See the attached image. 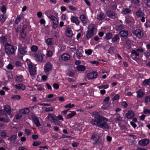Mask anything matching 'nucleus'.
I'll return each instance as SVG.
<instances>
[{
	"mask_svg": "<svg viewBox=\"0 0 150 150\" xmlns=\"http://www.w3.org/2000/svg\"><path fill=\"white\" fill-rule=\"evenodd\" d=\"M92 116L94 118L90 122L91 124L103 129H108L109 127L107 123L108 119L97 112H93Z\"/></svg>",
	"mask_w": 150,
	"mask_h": 150,
	"instance_id": "1",
	"label": "nucleus"
},
{
	"mask_svg": "<svg viewBox=\"0 0 150 150\" xmlns=\"http://www.w3.org/2000/svg\"><path fill=\"white\" fill-rule=\"evenodd\" d=\"M5 51L7 54H12L15 52L14 47L8 43H6L5 45Z\"/></svg>",
	"mask_w": 150,
	"mask_h": 150,
	"instance_id": "2",
	"label": "nucleus"
},
{
	"mask_svg": "<svg viewBox=\"0 0 150 150\" xmlns=\"http://www.w3.org/2000/svg\"><path fill=\"white\" fill-rule=\"evenodd\" d=\"M99 139V136L95 134H93L91 137V139L93 141V144H98L101 145H103V142L101 141H100Z\"/></svg>",
	"mask_w": 150,
	"mask_h": 150,
	"instance_id": "3",
	"label": "nucleus"
},
{
	"mask_svg": "<svg viewBox=\"0 0 150 150\" xmlns=\"http://www.w3.org/2000/svg\"><path fill=\"white\" fill-rule=\"evenodd\" d=\"M18 47V51L21 54L24 55L27 52V47L23 44L19 43Z\"/></svg>",
	"mask_w": 150,
	"mask_h": 150,
	"instance_id": "4",
	"label": "nucleus"
},
{
	"mask_svg": "<svg viewBox=\"0 0 150 150\" xmlns=\"http://www.w3.org/2000/svg\"><path fill=\"white\" fill-rule=\"evenodd\" d=\"M48 18L52 21L53 23L52 27L55 29L57 27L58 24V21L57 18L54 16L52 15H50L48 16Z\"/></svg>",
	"mask_w": 150,
	"mask_h": 150,
	"instance_id": "5",
	"label": "nucleus"
},
{
	"mask_svg": "<svg viewBox=\"0 0 150 150\" xmlns=\"http://www.w3.org/2000/svg\"><path fill=\"white\" fill-rule=\"evenodd\" d=\"M132 33L136 36L139 38H142L144 36V33L140 29L132 30Z\"/></svg>",
	"mask_w": 150,
	"mask_h": 150,
	"instance_id": "6",
	"label": "nucleus"
},
{
	"mask_svg": "<svg viewBox=\"0 0 150 150\" xmlns=\"http://www.w3.org/2000/svg\"><path fill=\"white\" fill-rule=\"evenodd\" d=\"M33 55L37 61L40 62L42 60L43 57L41 53L37 52L35 53Z\"/></svg>",
	"mask_w": 150,
	"mask_h": 150,
	"instance_id": "7",
	"label": "nucleus"
},
{
	"mask_svg": "<svg viewBox=\"0 0 150 150\" xmlns=\"http://www.w3.org/2000/svg\"><path fill=\"white\" fill-rule=\"evenodd\" d=\"M149 143V140L147 139H144L139 140L138 142L139 144L141 146H145L148 145Z\"/></svg>",
	"mask_w": 150,
	"mask_h": 150,
	"instance_id": "8",
	"label": "nucleus"
},
{
	"mask_svg": "<svg viewBox=\"0 0 150 150\" xmlns=\"http://www.w3.org/2000/svg\"><path fill=\"white\" fill-rule=\"evenodd\" d=\"M98 75V73L95 71L89 73L87 75V77L90 79H93L96 78Z\"/></svg>",
	"mask_w": 150,
	"mask_h": 150,
	"instance_id": "9",
	"label": "nucleus"
},
{
	"mask_svg": "<svg viewBox=\"0 0 150 150\" xmlns=\"http://www.w3.org/2000/svg\"><path fill=\"white\" fill-rule=\"evenodd\" d=\"M106 14L108 17L113 19L115 18L117 14L115 12L111 10H108L106 12Z\"/></svg>",
	"mask_w": 150,
	"mask_h": 150,
	"instance_id": "10",
	"label": "nucleus"
},
{
	"mask_svg": "<svg viewBox=\"0 0 150 150\" xmlns=\"http://www.w3.org/2000/svg\"><path fill=\"white\" fill-rule=\"evenodd\" d=\"M52 68V65L51 64L48 62L44 65V70L45 72H48Z\"/></svg>",
	"mask_w": 150,
	"mask_h": 150,
	"instance_id": "11",
	"label": "nucleus"
},
{
	"mask_svg": "<svg viewBox=\"0 0 150 150\" xmlns=\"http://www.w3.org/2000/svg\"><path fill=\"white\" fill-rule=\"evenodd\" d=\"M131 56L134 60H136L137 57L139 56V53L136 50H132Z\"/></svg>",
	"mask_w": 150,
	"mask_h": 150,
	"instance_id": "12",
	"label": "nucleus"
},
{
	"mask_svg": "<svg viewBox=\"0 0 150 150\" xmlns=\"http://www.w3.org/2000/svg\"><path fill=\"white\" fill-rule=\"evenodd\" d=\"M125 116L127 118L131 119L135 116V115L133 111L129 110L126 114Z\"/></svg>",
	"mask_w": 150,
	"mask_h": 150,
	"instance_id": "13",
	"label": "nucleus"
},
{
	"mask_svg": "<svg viewBox=\"0 0 150 150\" xmlns=\"http://www.w3.org/2000/svg\"><path fill=\"white\" fill-rule=\"evenodd\" d=\"M31 117L33 122L36 126L39 127L40 125V124L39 122V120L34 115H32L31 116Z\"/></svg>",
	"mask_w": 150,
	"mask_h": 150,
	"instance_id": "14",
	"label": "nucleus"
},
{
	"mask_svg": "<svg viewBox=\"0 0 150 150\" xmlns=\"http://www.w3.org/2000/svg\"><path fill=\"white\" fill-rule=\"evenodd\" d=\"M71 21L73 23H74L76 25H79V21L78 17L75 16H72L71 18Z\"/></svg>",
	"mask_w": 150,
	"mask_h": 150,
	"instance_id": "15",
	"label": "nucleus"
},
{
	"mask_svg": "<svg viewBox=\"0 0 150 150\" xmlns=\"http://www.w3.org/2000/svg\"><path fill=\"white\" fill-rule=\"evenodd\" d=\"M14 87L16 89L18 90H25V86L22 84H19L18 85H16L14 86Z\"/></svg>",
	"mask_w": 150,
	"mask_h": 150,
	"instance_id": "16",
	"label": "nucleus"
},
{
	"mask_svg": "<svg viewBox=\"0 0 150 150\" xmlns=\"http://www.w3.org/2000/svg\"><path fill=\"white\" fill-rule=\"evenodd\" d=\"M47 117L48 119L52 122L56 118H57V117L52 114H49Z\"/></svg>",
	"mask_w": 150,
	"mask_h": 150,
	"instance_id": "17",
	"label": "nucleus"
},
{
	"mask_svg": "<svg viewBox=\"0 0 150 150\" xmlns=\"http://www.w3.org/2000/svg\"><path fill=\"white\" fill-rule=\"evenodd\" d=\"M70 56L69 54H62L61 56V58L64 61L68 60L70 58Z\"/></svg>",
	"mask_w": 150,
	"mask_h": 150,
	"instance_id": "18",
	"label": "nucleus"
},
{
	"mask_svg": "<svg viewBox=\"0 0 150 150\" xmlns=\"http://www.w3.org/2000/svg\"><path fill=\"white\" fill-rule=\"evenodd\" d=\"M66 36L69 38L72 37L73 35L71 30L69 28L67 29L66 30Z\"/></svg>",
	"mask_w": 150,
	"mask_h": 150,
	"instance_id": "19",
	"label": "nucleus"
},
{
	"mask_svg": "<svg viewBox=\"0 0 150 150\" xmlns=\"http://www.w3.org/2000/svg\"><path fill=\"white\" fill-rule=\"evenodd\" d=\"M4 110L8 115H10L11 113V110L8 105H6L4 106Z\"/></svg>",
	"mask_w": 150,
	"mask_h": 150,
	"instance_id": "20",
	"label": "nucleus"
},
{
	"mask_svg": "<svg viewBox=\"0 0 150 150\" xmlns=\"http://www.w3.org/2000/svg\"><path fill=\"white\" fill-rule=\"evenodd\" d=\"M128 32L124 30H121L119 33V34L121 37H125L128 36Z\"/></svg>",
	"mask_w": 150,
	"mask_h": 150,
	"instance_id": "21",
	"label": "nucleus"
},
{
	"mask_svg": "<svg viewBox=\"0 0 150 150\" xmlns=\"http://www.w3.org/2000/svg\"><path fill=\"white\" fill-rule=\"evenodd\" d=\"M94 35V33L93 32L90 31L88 30L86 32V37L87 39H90Z\"/></svg>",
	"mask_w": 150,
	"mask_h": 150,
	"instance_id": "22",
	"label": "nucleus"
},
{
	"mask_svg": "<svg viewBox=\"0 0 150 150\" xmlns=\"http://www.w3.org/2000/svg\"><path fill=\"white\" fill-rule=\"evenodd\" d=\"M80 19L83 24H85L87 22L86 17L83 15H81L80 16Z\"/></svg>",
	"mask_w": 150,
	"mask_h": 150,
	"instance_id": "23",
	"label": "nucleus"
},
{
	"mask_svg": "<svg viewBox=\"0 0 150 150\" xmlns=\"http://www.w3.org/2000/svg\"><path fill=\"white\" fill-rule=\"evenodd\" d=\"M6 18V14H3L0 16V21L3 23Z\"/></svg>",
	"mask_w": 150,
	"mask_h": 150,
	"instance_id": "24",
	"label": "nucleus"
},
{
	"mask_svg": "<svg viewBox=\"0 0 150 150\" xmlns=\"http://www.w3.org/2000/svg\"><path fill=\"white\" fill-rule=\"evenodd\" d=\"M88 30L93 32L94 33V30L96 28L94 24H91L88 25Z\"/></svg>",
	"mask_w": 150,
	"mask_h": 150,
	"instance_id": "25",
	"label": "nucleus"
},
{
	"mask_svg": "<svg viewBox=\"0 0 150 150\" xmlns=\"http://www.w3.org/2000/svg\"><path fill=\"white\" fill-rule=\"evenodd\" d=\"M83 52V51L81 49H79L77 51L76 53V54L78 58L80 59L81 57H82V53Z\"/></svg>",
	"mask_w": 150,
	"mask_h": 150,
	"instance_id": "26",
	"label": "nucleus"
},
{
	"mask_svg": "<svg viewBox=\"0 0 150 150\" xmlns=\"http://www.w3.org/2000/svg\"><path fill=\"white\" fill-rule=\"evenodd\" d=\"M114 117L116 116L114 120L116 121H120L122 120V118L120 117V115L119 114H116L114 115Z\"/></svg>",
	"mask_w": 150,
	"mask_h": 150,
	"instance_id": "27",
	"label": "nucleus"
},
{
	"mask_svg": "<svg viewBox=\"0 0 150 150\" xmlns=\"http://www.w3.org/2000/svg\"><path fill=\"white\" fill-rule=\"evenodd\" d=\"M105 18V15L104 13L101 12L97 15V18L99 20H101Z\"/></svg>",
	"mask_w": 150,
	"mask_h": 150,
	"instance_id": "28",
	"label": "nucleus"
},
{
	"mask_svg": "<svg viewBox=\"0 0 150 150\" xmlns=\"http://www.w3.org/2000/svg\"><path fill=\"white\" fill-rule=\"evenodd\" d=\"M23 14H21L18 16L15 21V23L16 24H18V22L20 21L21 19L23 18Z\"/></svg>",
	"mask_w": 150,
	"mask_h": 150,
	"instance_id": "29",
	"label": "nucleus"
},
{
	"mask_svg": "<svg viewBox=\"0 0 150 150\" xmlns=\"http://www.w3.org/2000/svg\"><path fill=\"white\" fill-rule=\"evenodd\" d=\"M0 42L1 43L3 44H6L7 42V39L5 36H2L0 37Z\"/></svg>",
	"mask_w": 150,
	"mask_h": 150,
	"instance_id": "30",
	"label": "nucleus"
},
{
	"mask_svg": "<svg viewBox=\"0 0 150 150\" xmlns=\"http://www.w3.org/2000/svg\"><path fill=\"white\" fill-rule=\"evenodd\" d=\"M77 70L79 71H84L86 68L85 66L82 65H80L76 67Z\"/></svg>",
	"mask_w": 150,
	"mask_h": 150,
	"instance_id": "31",
	"label": "nucleus"
},
{
	"mask_svg": "<svg viewBox=\"0 0 150 150\" xmlns=\"http://www.w3.org/2000/svg\"><path fill=\"white\" fill-rule=\"evenodd\" d=\"M144 95V93L140 89L137 92V97L138 98H142Z\"/></svg>",
	"mask_w": 150,
	"mask_h": 150,
	"instance_id": "32",
	"label": "nucleus"
},
{
	"mask_svg": "<svg viewBox=\"0 0 150 150\" xmlns=\"http://www.w3.org/2000/svg\"><path fill=\"white\" fill-rule=\"evenodd\" d=\"M30 74L31 76H34L36 74V71L35 67L33 68L30 69L29 70Z\"/></svg>",
	"mask_w": 150,
	"mask_h": 150,
	"instance_id": "33",
	"label": "nucleus"
},
{
	"mask_svg": "<svg viewBox=\"0 0 150 150\" xmlns=\"http://www.w3.org/2000/svg\"><path fill=\"white\" fill-rule=\"evenodd\" d=\"M16 136L15 134H13L10 137L8 138L7 139L11 142H13L16 139Z\"/></svg>",
	"mask_w": 150,
	"mask_h": 150,
	"instance_id": "34",
	"label": "nucleus"
},
{
	"mask_svg": "<svg viewBox=\"0 0 150 150\" xmlns=\"http://www.w3.org/2000/svg\"><path fill=\"white\" fill-rule=\"evenodd\" d=\"M120 38L118 35L117 34H116L112 37V42H114L117 41Z\"/></svg>",
	"mask_w": 150,
	"mask_h": 150,
	"instance_id": "35",
	"label": "nucleus"
},
{
	"mask_svg": "<svg viewBox=\"0 0 150 150\" xmlns=\"http://www.w3.org/2000/svg\"><path fill=\"white\" fill-rule=\"evenodd\" d=\"M76 115V113L74 111L72 112L71 113L68 114L66 116V118L69 119Z\"/></svg>",
	"mask_w": 150,
	"mask_h": 150,
	"instance_id": "36",
	"label": "nucleus"
},
{
	"mask_svg": "<svg viewBox=\"0 0 150 150\" xmlns=\"http://www.w3.org/2000/svg\"><path fill=\"white\" fill-rule=\"evenodd\" d=\"M136 13L137 17H141L144 15V13L140 10H138L136 12Z\"/></svg>",
	"mask_w": 150,
	"mask_h": 150,
	"instance_id": "37",
	"label": "nucleus"
},
{
	"mask_svg": "<svg viewBox=\"0 0 150 150\" xmlns=\"http://www.w3.org/2000/svg\"><path fill=\"white\" fill-rule=\"evenodd\" d=\"M45 42L48 45H51L52 43V39L51 38H47Z\"/></svg>",
	"mask_w": 150,
	"mask_h": 150,
	"instance_id": "38",
	"label": "nucleus"
},
{
	"mask_svg": "<svg viewBox=\"0 0 150 150\" xmlns=\"http://www.w3.org/2000/svg\"><path fill=\"white\" fill-rule=\"evenodd\" d=\"M123 28V26L122 25H118L115 26V29L117 31H120Z\"/></svg>",
	"mask_w": 150,
	"mask_h": 150,
	"instance_id": "39",
	"label": "nucleus"
},
{
	"mask_svg": "<svg viewBox=\"0 0 150 150\" xmlns=\"http://www.w3.org/2000/svg\"><path fill=\"white\" fill-rule=\"evenodd\" d=\"M142 83L144 86H146L147 85H150V79L144 80Z\"/></svg>",
	"mask_w": 150,
	"mask_h": 150,
	"instance_id": "40",
	"label": "nucleus"
},
{
	"mask_svg": "<svg viewBox=\"0 0 150 150\" xmlns=\"http://www.w3.org/2000/svg\"><path fill=\"white\" fill-rule=\"evenodd\" d=\"M109 87L108 85H102L100 86H99L98 87V88L99 89H101L103 88L104 89H106L108 88Z\"/></svg>",
	"mask_w": 150,
	"mask_h": 150,
	"instance_id": "41",
	"label": "nucleus"
},
{
	"mask_svg": "<svg viewBox=\"0 0 150 150\" xmlns=\"http://www.w3.org/2000/svg\"><path fill=\"white\" fill-rule=\"evenodd\" d=\"M1 10L3 14H6V8L5 6H2L1 7Z\"/></svg>",
	"mask_w": 150,
	"mask_h": 150,
	"instance_id": "42",
	"label": "nucleus"
},
{
	"mask_svg": "<svg viewBox=\"0 0 150 150\" xmlns=\"http://www.w3.org/2000/svg\"><path fill=\"white\" fill-rule=\"evenodd\" d=\"M130 10L128 8H127L122 11V13L123 14L126 15L130 13Z\"/></svg>",
	"mask_w": 150,
	"mask_h": 150,
	"instance_id": "43",
	"label": "nucleus"
},
{
	"mask_svg": "<svg viewBox=\"0 0 150 150\" xmlns=\"http://www.w3.org/2000/svg\"><path fill=\"white\" fill-rule=\"evenodd\" d=\"M112 37V34L110 33H108L106 35L105 39L107 40H110Z\"/></svg>",
	"mask_w": 150,
	"mask_h": 150,
	"instance_id": "44",
	"label": "nucleus"
},
{
	"mask_svg": "<svg viewBox=\"0 0 150 150\" xmlns=\"http://www.w3.org/2000/svg\"><path fill=\"white\" fill-rule=\"evenodd\" d=\"M109 105L108 103H104L102 107V108L106 110L108 108Z\"/></svg>",
	"mask_w": 150,
	"mask_h": 150,
	"instance_id": "45",
	"label": "nucleus"
},
{
	"mask_svg": "<svg viewBox=\"0 0 150 150\" xmlns=\"http://www.w3.org/2000/svg\"><path fill=\"white\" fill-rule=\"evenodd\" d=\"M52 122L55 125L58 126H59L61 124L60 122L57 120V118H56Z\"/></svg>",
	"mask_w": 150,
	"mask_h": 150,
	"instance_id": "46",
	"label": "nucleus"
},
{
	"mask_svg": "<svg viewBox=\"0 0 150 150\" xmlns=\"http://www.w3.org/2000/svg\"><path fill=\"white\" fill-rule=\"evenodd\" d=\"M74 106V104H71V103H69L64 106V108H70Z\"/></svg>",
	"mask_w": 150,
	"mask_h": 150,
	"instance_id": "47",
	"label": "nucleus"
},
{
	"mask_svg": "<svg viewBox=\"0 0 150 150\" xmlns=\"http://www.w3.org/2000/svg\"><path fill=\"white\" fill-rule=\"evenodd\" d=\"M24 132L25 134L27 136H28L31 134L30 130L28 129H25Z\"/></svg>",
	"mask_w": 150,
	"mask_h": 150,
	"instance_id": "48",
	"label": "nucleus"
},
{
	"mask_svg": "<svg viewBox=\"0 0 150 150\" xmlns=\"http://www.w3.org/2000/svg\"><path fill=\"white\" fill-rule=\"evenodd\" d=\"M144 55L147 58L150 59V52H144Z\"/></svg>",
	"mask_w": 150,
	"mask_h": 150,
	"instance_id": "49",
	"label": "nucleus"
},
{
	"mask_svg": "<svg viewBox=\"0 0 150 150\" xmlns=\"http://www.w3.org/2000/svg\"><path fill=\"white\" fill-rule=\"evenodd\" d=\"M131 1L132 4L137 5L140 2L139 0H131Z\"/></svg>",
	"mask_w": 150,
	"mask_h": 150,
	"instance_id": "50",
	"label": "nucleus"
},
{
	"mask_svg": "<svg viewBox=\"0 0 150 150\" xmlns=\"http://www.w3.org/2000/svg\"><path fill=\"white\" fill-rule=\"evenodd\" d=\"M53 53L50 50H48L47 51L46 55L48 57H51L52 56Z\"/></svg>",
	"mask_w": 150,
	"mask_h": 150,
	"instance_id": "51",
	"label": "nucleus"
},
{
	"mask_svg": "<svg viewBox=\"0 0 150 150\" xmlns=\"http://www.w3.org/2000/svg\"><path fill=\"white\" fill-rule=\"evenodd\" d=\"M31 49L32 51L36 52L38 50V48L35 45H33L31 47Z\"/></svg>",
	"mask_w": 150,
	"mask_h": 150,
	"instance_id": "52",
	"label": "nucleus"
},
{
	"mask_svg": "<svg viewBox=\"0 0 150 150\" xmlns=\"http://www.w3.org/2000/svg\"><path fill=\"white\" fill-rule=\"evenodd\" d=\"M21 98L20 96L17 95L14 96L12 97V98L15 100H19Z\"/></svg>",
	"mask_w": 150,
	"mask_h": 150,
	"instance_id": "53",
	"label": "nucleus"
},
{
	"mask_svg": "<svg viewBox=\"0 0 150 150\" xmlns=\"http://www.w3.org/2000/svg\"><path fill=\"white\" fill-rule=\"evenodd\" d=\"M45 110L46 112H48L52 111L53 110V109L52 107H50L48 108H46Z\"/></svg>",
	"mask_w": 150,
	"mask_h": 150,
	"instance_id": "54",
	"label": "nucleus"
},
{
	"mask_svg": "<svg viewBox=\"0 0 150 150\" xmlns=\"http://www.w3.org/2000/svg\"><path fill=\"white\" fill-rule=\"evenodd\" d=\"M92 52V51L91 49H88V50H85V53L88 55H90Z\"/></svg>",
	"mask_w": 150,
	"mask_h": 150,
	"instance_id": "55",
	"label": "nucleus"
},
{
	"mask_svg": "<svg viewBox=\"0 0 150 150\" xmlns=\"http://www.w3.org/2000/svg\"><path fill=\"white\" fill-rule=\"evenodd\" d=\"M22 116L21 114L18 113L15 116L16 119L17 120L19 119L22 117Z\"/></svg>",
	"mask_w": 150,
	"mask_h": 150,
	"instance_id": "56",
	"label": "nucleus"
},
{
	"mask_svg": "<svg viewBox=\"0 0 150 150\" xmlns=\"http://www.w3.org/2000/svg\"><path fill=\"white\" fill-rule=\"evenodd\" d=\"M114 51V48L113 47H110L109 49L108 52L111 54H112Z\"/></svg>",
	"mask_w": 150,
	"mask_h": 150,
	"instance_id": "57",
	"label": "nucleus"
},
{
	"mask_svg": "<svg viewBox=\"0 0 150 150\" xmlns=\"http://www.w3.org/2000/svg\"><path fill=\"white\" fill-rule=\"evenodd\" d=\"M110 99L109 97L108 96L106 97L103 100V103H108V102Z\"/></svg>",
	"mask_w": 150,
	"mask_h": 150,
	"instance_id": "58",
	"label": "nucleus"
},
{
	"mask_svg": "<svg viewBox=\"0 0 150 150\" xmlns=\"http://www.w3.org/2000/svg\"><path fill=\"white\" fill-rule=\"evenodd\" d=\"M41 144V142H34L33 144V145L34 146H39Z\"/></svg>",
	"mask_w": 150,
	"mask_h": 150,
	"instance_id": "59",
	"label": "nucleus"
},
{
	"mask_svg": "<svg viewBox=\"0 0 150 150\" xmlns=\"http://www.w3.org/2000/svg\"><path fill=\"white\" fill-rule=\"evenodd\" d=\"M20 35L22 38H24L26 36V32H21Z\"/></svg>",
	"mask_w": 150,
	"mask_h": 150,
	"instance_id": "60",
	"label": "nucleus"
},
{
	"mask_svg": "<svg viewBox=\"0 0 150 150\" xmlns=\"http://www.w3.org/2000/svg\"><path fill=\"white\" fill-rule=\"evenodd\" d=\"M0 121L1 122L4 121L5 122H8V119L4 117H0Z\"/></svg>",
	"mask_w": 150,
	"mask_h": 150,
	"instance_id": "61",
	"label": "nucleus"
},
{
	"mask_svg": "<svg viewBox=\"0 0 150 150\" xmlns=\"http://www.w3.org/2000/svg\"><path fill=\"white\" fill-rule=\"evenodd\" d=\"M16 80L17 81H22L23 80L22 76L21 75H20L19 76H18Z\"/></svg>",
	"mask_w": 150,
	"mask_h": 150,
	"instance_id": "62",
	"label": "nucleus"
},
{
	"mask_svg": "<svg viewBox=\"0 0 150 150\" xmlns=\"http://www.w3.org/2000/svg\"><path fill=\"white\" fill-rule=\"evenodd\" d=\"M15 65L17 67H21L22 65V63L21 62L18 61L16 62Z\"/></svg>",
	"mask_w": 150,
	"mask_h": 150,
	"instance_id": "63",
	"label": "nucleus"
},
{
	"mask_svg": "<svg viewBox=\"0 0 150 150\" xmlns=\"http://www.w3.org/2000/svg\"><path fill=\"white\" fill-rule=\"evenodd\" d=\"M27 28V26L25 25H24L22 28L21 32H26V30Z\"/></svg>",
	"mask_w": 150,
	"mask_h": 150,
	"instance_id": "64",
	"label": "nucleus"
}]
</instances>
